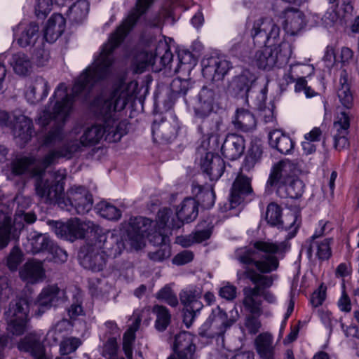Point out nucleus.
<instances>
[{
    "mask_svg": "<svg viewBox=\"0 0 359 359\" xmlns=\"http://www.w3.org/2000/svg\"><path fill=\"white\" fill-rule=\"evenodd\" d=\"M130 97L128 86L123 81L114 84L111 88L103 90L91 102L90 107L95 114L103 121V124H94L83 130L79 140L65 142L57 149L60 158H72L81 151L82 147L97 144L104 137L109 142H117L127 133V121L121 120L122 111L128 104Z\"/></svg>",
    "mask_w": 359,
    "mask_h": 359,
    "instance_id": "obj_1",
    "label": "nucleus"
},
{
    "mask_svg": "<svg viewBox=\"0 0 359 359\" xmlns=\"http://www.w3.org/2000/svg\"><path fill=\"white\" fill-rule=\"evenodd\" d=\"M154 1V0H136L135 7L131 9L122 24L111 34L109 41L102 46L99 55L95 57L93 62L75 81L72 93L69 94L66 85L60 83L49 101H74L80 97L86 99L97 83L107 79L111 74V66L114 60V50Z\"/></svg>",
    "mask_w": 359,
    "mask_h": 359,
    "instance_id": "obj_2",
    "label": "nucleus"
},
{
    "mask_svg": "<svg viewBox=\"0 0 359 359\" xmlns=\"http://www.w3.org/2000/svg\"><path fill=\"white\" fill-rule=\"evenodd\" d=\"M287 240L273 242L272 240H258L252 247H242L234 252V259L243 267L237 271L239 280H249L259 292L272 286L273 276H266L278 269L279 262L290 249Z\"/></svg>",
    "mask_w": 359,
    "mask_h": 359,
    "instance_id": "obj_3",
    "label": "nucleus"
},
{
    "mask_svg": "<svg viewBox=\"0 0 359 359\" xmlns=\"http://www.w3.org/2000/svg\"><path fill=\"white\" fill-rule=\"evenodd\" d=\"M280 34V27L271 18H261L253 22L250 30L253 42L265 46L255 55V62L259 69L270 70L287 63L292 55V46L285 41L278 43Z\"/></svg>",
    "mask_w": 359,
    "mask_h": 359,
    "instance_id": "obj_4",
    "label": "nucleus"
},
{
    "mask_svg": "<svg viewBox=\"0 0 359 359\" xmlns=\"http://www.w3.org/2000/svg\"><path fill=\"white\" fill-rule=\"evenodd\" d=\"M171 215L172 210L170 208L160 210L157 215L155 230L152 233L149 231L152 224L151 219L143 217H130L126 231L131 247L136 250L142 248L144 246L145 236L155 245L168 244L171 230L175 229L170 225Z\"/></svg>",
    "mask_w": 359,
    "mask_h": 359,
    "instance_id": "obj_5",
    "label": "nucleus"
},
{
    "mask_svg": "<svg viewBox=\"0 0 359 359\" xmlns=\"http://www.w3.org/2000/svg\"><path fill=\"white\" fill-rule=\"evenodd\" d=\"M59 158L56 149L50 150L41 161L33 156L18 158L11 163V172L18 176L26 175L31 177H38L35 183L36 195L47 201H57L61 193L58 184H50L41 177L45 170Z\"/></svg>",
    "mask_w": 359,
    "mask_h": 359,
    "instance_id": "obj_6",
    "label": "nucleus"
},
{
    "mask_svg": "<svg viewBox=\"0 0 359 359\" xmlns=\"http://www.w3.org/2000/svg\"><path fill=\"white\" fill-rule=\"evenodd\" d=\"M266 186L276 189L283 198H298L304 192V184L294 172V165L288 161H280L272 168Z\"/></svg>",
    "mask_w": 359,
    "mask_h": 359,
    "instance_id": "obj_7",
    "label": "nucleus"
},
{
    "mask_svg": "<svg viewBox=\"0 0 359 359\" xmlns=\"http://www.w3.org/2000/svg\"><path fill=\"white\" fill-rule=\"evenodd\" d=\"M29 304L25 299H18L9 304L7 311L4 313V318L6 323V334L11 338L19 337L27 331L28 323Z\"/></svg>",
    "mask_w": 359,
    "mask_h": 359,
    "instance_id": "obj_8",
    "label": "nucleus"
},
{
    "mask_svg": "<svg viewBox=\"0 0 359 359\" xmlns=\"http://www.w3.org/2000/svg\"><path fill=\"white\" fill-rule=\"evenodd\" d=\"M173 55L166 39H160L156 48L155 53L142 50L137 53L133 60L132 66L135 73L143 72L147 67L154 65L159 58L163 67L168 66L172 60Z\"/></svg>",
    "mask_w": 359,
    "mask_h": 359,
    "instance_id": "obj_9",
    "label": "nucleus"
},
{
    "mask_svg": "<svg viewBox=\"0 0 359 359\" xmlns=\"http://www.w3.org/2000/svg\"><path fill=\"white\" fill-rule=\"evenodd\" d=\"M62 202L67 211L84 215L92 209L93 199L92 194L86 187L79 186L70 188Z\"/></svg>",
    "mask_w": 359,
    "mask_h": 359,
    "instance_id": "obj_10",
    "label": "nucleus"
},
{
    "mask_svg": "<svg viewBox=\"0 0 359 359\" xmlns=\"http://www.w3.org/2000/svg\"><path fill=\"white\" fill-rule=\"evenodd\" d=\"M353 116L351 111L341 110L334 116L332 126V139L334 148L340 151L349 147L348 134L351 121Z\"/></svg>",
    "mask_w": 359,
    "mask_h": 359,
    "instance_id": "obj_11",
    "label": "nucleus"
},
{
    "mask_svg": "<svg viewBox=\"0 0 359 359\" xmlns=\"http://www.w3.org/2000/svg\"><path fill=\"white\" fill-rule=\"evenodd\" d=\"M95 247H98L107 257L116 258L125 249L121 236L111 232L104 233L100 226H94Z\"/></svg>",
    "mask_w": 359,
    "mask_h": 359,
    "instance_id": "obj_12",
    "label": "nucleus"
},
{
    "mask_svg": "<svg viewBox=\"0 0 359 359\" xmlns=\"http://www.w3.org/2000/svg\"><path fill=\"white\" fill-rule=\"evenodd\" d=\"M282 209L275 203H271L268 205L266 212V219L271 226L282 225L283 227L287 229L289 232L288 239H290L297 233L300 226L301 219L295 212H290L285 216L284 219H281Z\"/></svg>",
    "mask_w": 359,
    "mask_h": 359,
    "instance_id": "obj_13",
    "label": "nucleus"
},
{
    "mask_svg": "<svg viewBox=\"0 0 359 359\" xmlns=\"http://www.w3.org/2000/svg\"><path fill=\"white\" fill-rule=\"evenodd\" d=\"M196 155L200 156V166L202 172L208 176L211 181L218 180L225 170L224 160L218 155L206 151L203 147L197 149Z\"/></svg>",
    "mask_w": 359,
    "mask_h": 359,
    "instance_id": "obj_14",
    "label": "nucleus"
},
{
    "mask_svg": "<svg viewBox=\"0 0 359 359\" xmlns=\"http://www.w3.org/2000/svg\"><path fill=\"white\" fill-rule=\"evenodd\" d=\"M94 226H97L93 223L88 224L82 222L79 219H69L66 223H57L55 229L56 235L62 238L74 241L78 238H82L85 236V231L90 229V233L95 235Z\"/></svg>",
    "mask_w": 359,
    "mask_h": 359,
    "instance_id": "obj_15",
    "label": "nucleus"
},
{
    "mask_svg": "<svg viewBox=\"0 0 359 359\" xmlns=\"http://www.w3.org/2000/svg\"><path fill=\"white\" fill-rule=\"evenodd\" d=\"M254 196L251 179L239 173L235 179L229 196V209H233L245 202L251 200Z\"/></svg>",
    "mask_w": 359,
    "mask_h": 359,
    "instance_id": "obj_16",
    "label": "nucleus"
},
{
    "mask_svg": "<svg viewBox=\"0 0 359 359\" xmlns=\"http://www.w3.org/2000/svg\"><path fill=\"white\" fill-rule=\"evenodd\" d=\"M107 257L98 247H95L94 242L86 249H82L79 254L81 265L93 271L103 270L107 264Z\"/></svg>",
    "mask_w": 359,
    "mask_h": 359,
    "instance_id": "obj_17",
    "label": "nucleus"
},
{
    "mask_svg": "<svg viewBox=\"0 0 359 359\" xmlns=\"http://www.w3.org/2000/svg\"><path fill=\"white\" fill-rule=\"evenodd\" d=\"M198 205L194 198H185L177 210L176 215H171L170 218V225L174 228L180 229L184 222L189 223L194 221L198 214Z\"/></svg>",
    "mask_w": 359,
    "mask_h": 359,
    "instance_id": "obj_18",
    "label": "nucleus"
},
{
    "mask_svg": "<svg viewBox=\"0 0 359 359\" xmlns=\"http://www.w3.org/2000/svg\"><path fill=\"white\" fill-rule=\"evenodd\" d=\"M173 346L174 352L167 359H194L196 346L189 332H183L176 335Z\"/></svg>",
    "mask_w": 359,
    "mask_h": 359,
    "instance_id": "obj_19",
    "label": "nucleus"
},
{
    "mask_svg": "<svg viewBox=\"0 0 359 359\" xmlns=\"http://www.w3.org/2000/svg\"><path fill=\"white\" fill-rule=\"evenodd\" d=\"M217 93L213 85L203 86L198 95V104L194 108L196 116L203 118L207 117L213 110Z\"/></svg>",
    "mask_w": 359,
    "mask_h": 359,
    "instance_id": "obj_20",
    "label": "nucleus"
},
{
    "mask_svg": "<svg viewBox=\"0 0 359 359\" xmlns=\"http://www.w3.org/2000/svg\"><path fill=\"white\" fill-rule=\"evenodd\" d=\"M18 348L20 351L29 353L34 358L48 353L43 345V334L37 332L27 334L20 341Z\"/></svg>",
    "mask_w": 359,
    "mask_h": 359,
    "instance_id": "obj_21",
    "label": "nucleus"
},
{
    "mask_svg": "<svg viewBox=\"0 0 359 359\" xmlns=\"http://www.w3.org/2000/svg\"><path fill=\"white\" fill-rule=\"evenodd\" d=\"M283 28L290 35L299 34L306 25L304 13L297 8H286L283 13Z\"/></svg>",
    "mask_w": 359,
    "mask_h": 359,
    "instance_id": "obj_22",
    "label": "nucleus"
},
{
    "mask_svg": "<svg viewBox=\"0 0 359 359\" xmlns=\"http://www.w3.org/2000/svg\"><path fill=\"white\" fill-rule=\"evenodd\" d=\"M62 295H64V292L60 290L56 285H50L44 287L35 302V304L38 307L36 311L38 316H41L51 306H55Z\"/></svg>",
    "mask_w": 359,
    "mask_h": 359,
    "instance_id": "obj_23",
    "label": "nucleus"
},
{
    "mask_svg": "<svg viewBox=\"0 0 359 359\" xmlns=\"http://www.w3.org/2000/svg\"><path fill=\"white\" fill-rule=\"evenodd\" d=\"M203 74L213 79H222L231 68L229 61L217 57H210L202 60Z\"/></svg>",
    "mask_w": 359,
    "mask_h": 359,
    "instance_id": "obj_24",
    "label": "nucleus"
},
{
    "mask_svg": "<svg viewBox=\"0 0 359 359\" xmlns=\"http://www.w3.org/2000/svg\"><path fill=\"white\" fill-rule=\"evenodd\" d=\"M14 123L11 128L15 139L20 144L30 140L34 133L32 121L26 116L18 113L13 116Z\"/></svg>",
    "mask_w": 359,
    "mask_h": 359,
    "instance_id": "obj_25",
    "label": "nucleus"
},
{
    "mask_svg": "<svg viewBox=\"0 0 359 359\" xmlns=\"http://www.w3.org/2000/svg\"><path fill=\"white\" fill-rule=\"evenodd\" d=\"M245 148V140L242 136L229 134L222 146V153L226 159L234 161L241 156Z\"/></svg>",
    "mask_w": 359,
    "mask_h": 359,
    "instance_id": "obj_26",
    "label": "nucleus"
},
{
    "mask_svg": "<svg viewBox=\"0 0 359 359\" xmlns=\"http://www.w3.org/2000/svg\"><path fill=\"white\" fill-rule=\"evenodd\" d=\"M20 278L27 283L35 284L45 278V269L43 262L32 259L27 261L20 269Z\"/></svg>",
    "mask_w": 359,
    "mask_h": 359,
    "instance_id": "obj_27",
    "label": "nucleus"
},
{
    "mask_svg": "<svg viewBox=\"0 0 359 359\" xmlns=\"http://www.w3.org/2000/svg\"><path fill=\"white\" fill-rule=\"evenodd\" d=\"M66 20L64 16L57 13H53L48 19L44 29L43 37L48 43L55 41L65 32Z\"/></svg>",
    "mask_w": 359,
    "mask_h": 359,
    "instance_id": "obj_28",
    "label": "nucleus"
},
{
    "mask_svg": "<svg viewBox=\"0 0 359 359\" xmlns=\"http://www.w3.org/2000/svg\"><path fill=\"white\" fill-rule=\"evenodd\" d=\"M243 292V304L245 309L252 315L259 316L262 311L259 287H245Z\"/></svg>",
    "mask_w": 359,
    "mask_h": 359,
    "instance_id": "obj_29",
    "label": "nucleus"
},
{
    "mask_svg": "<svg viewBox=\"0 0 359 359\" xmlns=\"http://www.w3.org/2000/svg\"><path fill=\"white\" fill-rule=\"evenodd\" d=\"M191 191L198 205L205 209L211 208L214 205L216 196L212 185H201L196 182H193Z\"/></svg>",
    "mask_w": 359,
    "mask_h": 359,
    "instance_id": "obj_30",
    "label": "nucleus"
},
{
    "mask_svg": "<svg viewBox=\"0 0 359 359\" xmlns=\"http://www.w3.org/2000/svg\"><path fill=\"white\" fill-rule=\"evenodd\" d=\"M255 346L260 359H276L273 337L270 333L259 334L255 340Z\"/></svg>",
    "mask_w": 359,
    "mask_h": 359,
    "instance_id": "obj_31",
    "label": "nucleus"
},
{
    "mask_svg": "<svg viewBox=\"0 0 359 359\" xmlns=\"http://www.w3.org/2000/svg\"><path fill=\"white\" fill-rule=\"evenodd\" d=\"M48 82L42 77H36L25 93L27 100L31 104L43 101L48 95Z\"/></svg>",
    "mask_w": 359,
    "mask_h": 359,
    "instance_id": "obj_32",
    "label": "nucleus"
},
{
    "mask_svg": "<svg viewBox=\"0 0 359 359\" xmlns=\"http://www.w3.org/2000/svg\"><path fill=\"white\" fill-rule=\"evenodd\" d=\"M12 227L11 212L8 207L0 204V250L8 245Z\"/></svg>",
    "mask_w": 359,
    "mask_h": 359,
    "instance_id": "obj_33",
    "label": "nucleus"
},
{
    "mask_svg": "<svg viewBox=\"0 0 359 359\" xmlns=\"http://www.w3.org/2000/svg\"><path fill=\"white\" fill-rule=\"evenodd\" d=\"M18 29L20 32L18 43L23 48L34 46L40 36L39 25L35 22L20 24Z\"/></svg>",
    "mask_w": 359,
    "mask_h": 359,
    "instance_id": "obj_34",
    "label": "nucleus"
},
{
    "mask_svg": "<svg viewBox=\"0 0 359 359\" xmlns=\"http://www.w3.org/2000/svg\"><path fill=\"white\" fill-rule=\"evenodd\" d=\"M269 145L280 154H288L294 148V142L290 137L280 130H274L269 134Z\"/></svg>",
    "mask_w": 359,
    "mask_h": 359,
    "instance_id": "obj_35",
    "label": "nucleus"
},
{
    "mask_svg": "<svg viewBox=\"0 0 359 359\" xmlns=\"http://www.w3.org/2000/svg\"><path fill=\"white\" fill-rule=\"evenodd\" d=\"M209 320L213 334L218 336L224 334L226 329L234 323L233 320L228 318L227 313L219 307L213 311L212 316L209 318Z\"/></svg>",
    "mask_w": 359,
    "mask_h": 359,
    "instance_id": "obj_36",
    "label": "nucleus"
},
{
    "mask_svg": "<svg viewBox=\"0 0 359 359\" xmlns=\"http://www.w3.org/2000/svg\"><path fill=\"white\" fill-rule=\"evenodd\" d=\"M233 124L238 130L244 133L251 132L257 126V120L254 114L248 109H238L233 120Z\"/></svg>",
    "mask_w": 359,
    "mask_h": 359,
    "instance_id": "obj_37",
    "label": "nucleus"
},
{
    "mask_svg": "<svg viewBox=\"0 0 359 359\" xmlns=\"http://www.w3.org/2000/svg\"><path fill=\"white\" fill-rule=\"evenodd\" d=\"M201 292L194 287L183 290L180 293V299L184 309L201 311L203 305L200 301Z\"/></svg>",
    "mask_w": 359,
    "mask_h": 359,
    "instance_id": "obj_38",
    "label": "nucleus"
},
{
    "mask_svg": "<svg viewBox=\"0 0 359 359\" xmlns=\"http://www.w3.org/2000/svg\"><path fill=\"white\" fill-rule=\"evenodd\" d=\"M337 97L339 102L344 108L350 109L353 107L354 98L346 72L341 74Z\"/></svg>",
    "mask_w": 359,
    "mask_h": 359,
    "instance_id": "obj_39",
    "label": "nucleus"
},
{
    "mask_svg": "<svg viewBox=\"0 0 359 359\" xmlns=\"http://www.w3.org/2000/svg\"><path fill=\"white\" fill-rule=\"evenodd\" d=\"M262 155V148L257 143L251 144L242 163L241 170L250 172L255 165L260 161Z\"/></svg>",
    "mask_w": 359,
    "mask_h": 359,
    "instance_id": "obj_40",
    "label": "nucleus"
},
{
    "mask_svg": "<svg viewBox=\"0 0 359 359\" xmlns=\"http://www.w3.org/2000/svg\"><path fill=\"white\" fill-rule=\"evenodd\" d=\"M89 11V3L86 0H78L68 9L67 15L69 20L76 23L85 20Z\"/></svg>",
    "mask_w": 359,
    "mask_h": 359,
    "instance_id": "obj_41",
    "label": "nucleus"
},
{
    "mask_svg": "<svg viewBox=\"0 0 359 359\" xmlns=\"http://www.w3.org/2000/svg\"><path fill=\"white\" fill-rule=\"evenodd\" d=\"M10 65L15 73L18 75L25 76L32 70V62L27 55L22 53H18L12 55Z\"/></svg>",
    "mask_w": 359,
    "mask_h": 359,
    "instance_id": "obj_42",
    "label": "nucleus"
},
{
    "mask_svg": "<svg viewBox=\"0 0 359 359\" xmlns=\"http://www.w3.org/2000/svg\"><path fill=\"white\" fill-rule=\"evenodd\" d=\"M152 312L156 315L155 327L160 332L164 331L169 325L171 315L169 310L164 306L154 305Z\"/></svg>",
    "mask_w": 359,
    "mask_h": 359,
    "instance_id": "obj_43",
    "label": "nucleus"
},
{
    "mask_svg": "<svg viewBox=\"0 0 359 359\" xmlns=\"http://www.w3.org/2000/svg\"><path fill=\"white\" fill-rule=\"evenodd\" d=\"M332 238H325L320 241H314L310 244L309 250L316 248V255L321 261L328 260L332 256L331 244Z\"/></svg>",
    "mask_w": 359,
    "mask_h": 359,
    "instance_id": "obj_44",
    "label": "nucleus"
},
{
    "mask_svg": "<svg viewBox=\"0 0 359 359\" xmlns=\"http://www.w3.org/2000/svg\"><path fill=\"white\" fill-rule=\"evenodd\" d=\"M95 209L101 217L109 220H118L121 216V212L118 208L106 201L96 204Z\"/></svg>",
    "mask_w": 359,
    "mask_h": 359,
    "instance_id": "obj_45",
    "label": "nucleus"
},
{
    "mask_svg": "<svg viewBox=\"0 0 359 359\" xmlns=\"http://www.w3.org/2000/svg\"><path fill=\"white\" fill-rule=\"evenodd\" d=\"M152 133L158 138L169 141L174 135V128L168 122L161 121L158 123L155 121L152 124Z\"/></svg>",
    "mask_w": 359,
    "mask_h": 359,
    "instance_id": "obj_46",
    "label": "nucleus"
},
{
    "mask_svg": "<svg viewBox=\"0 0 359 359\" xmlns=\"http://www.w3.org/2000/svg\"><path fill=\"white\" fill-rule=\"evenodd\" d=\"M255 80L256 77L253 74L248 70H245L241 74L235 77L233 85L238 91L248 93Z\"/></svg>",
    "mask_w": 359,
    "mask_h": 359,
    "instance_id": "obj_47",
    "label": "nucleus"
},
{
    "mask_svg": "<svg viewBox=\"0 0 359 359\" xmlns=\"http://www.w3.org/2000/svg\"><path fill=\"white\" fill-rule=\"evenodd\" d=\"M140 321H136L133 326L130 327L125 332L123 338V350L128 359L133 358V347L135 339V331L137 330Z\"/></svg>",
    "mask_w": 359,
    "mask_h": 359,
    "instance_id": "obj_48",
    "label": "nucleus"
},
{
    "mask_svg": "<svg viewBox=\"0 0 359 359\" xmlns=\"http://www.w3.org/2000/svg\"><path fill=\"white\" fill-rule=\"evenodd\" d=\"M53 242L46 235L39 234L32 237L30 240V244L32 246L31 251L33 254H36L43 251L50 250V246L53 245Z\"/></svg>",
    "mask_w": 359,
    "mask_h": 359,
    "instance_id": "obj_49",
    "label": "nucleus"
},
{
    "mask_svg": "<svg viewBox=\"0 0 359 359\" xmlns=\"http://www.w3.org/2000/svg\"><path fill=\"white\" fill-rule=\"evenodd\" d=\"M82 344L81 340L78 337H71L64 339L60 345V351L62 356H68L74 353Z\"/></svg>",
    "mask_w": 359,
    "mask_h": 359,
    "instance_id": "obj_50",
    "label": "nucleus"
},
{
    "mask_svg": "<svg viewBox=\"0 0 359 359\" xmlns=\"http://www.w3.org/2000/svg\"><path fill=\"white\" fill-rule=\"evenodd\" d=\"M156 297L164 302L170 306L175 307L178 305V299L169 285H165L156 294Z\"/></svg>",
    "mask_w": 359,
    "mask_h": 359,
    "instance_id": "obj_51",
    "label": "nucleus"
},
{
    "mask_svg": "<svg viewBox=\"0 0 359 359\" xmlns=\"http://www.w3.org/2000/svg\"><path fill=\"white\" fill-rule=\"evenodd\" d=\"M23 260V254L19 247H13L8 256L7 257L6 264L8 269L12 271H16L18 266Z\"/></svg>",
    "mask_w": 359,
    "mask_h": 359,
    "instance_id": "obj_52",
    "label": "nucleus"
},
{
    "mask_svg": "<svg viewBox=\"0 0 359 359\" xmlns=\"http://www.w3.org/2000/svg\"><path fill=\"white\" fill-rule=\"evenodd\" d=\"M106 339L107 341L103 344L102 355L108 359L119 358L116 356L118 351L116 338L114 337H109Z\"/></svg>",
    "mask_w": 359,
    "mask_h": 359,
    "instance_id": "obj_53",
    "label": "nucleus"
},
{
    "mask_svg": "<svg viewBox=\"0 0 359 359\" xmlns=\"http://www.w3.org/2000/svg\"><path fill=\"white\" fill-rule=\"evenodd\" d=\"M191 87V81L180 78L174 79L170 83V89L175 95H184Z\"/></svg>",
    "mask_w": 359,
    "mask_h": 359,
    "instance_id": "obj_54",
    "label": "nucleus"
},
{
    "mask_svg": "<svg viewBox=\"0 0 359 359\" xmlns=\"http://www.w3.org/2000/svg\"><path fill=\"white\" fill-rule=\"evenodd\" d=\"M171 255V249L169 244H164L154 252L148 253V257L150 259L154 262H162L168 259Z\"/></svg>",
    "mask_w": 359,
    "mask_h": 359,
    "instance_id": "obj_55",
    "label": "nucleus"
},
{
    "mask_svg": "<svg viewBox=\"0 0 359 359\" xmlns=\"http://www.w3.org/2000/svg\"><path fill=\"white\" fill-rule=\"evenodd\" d=\"M74 301L68 309V315L72 318L75 319L78 316L83 314V309L82 307V298L79 292L74 296Z\"/></svg>",
    "mask_w": 359,
    "mask_h": 359,
    "instance_id": "obj_56",
    "label": "nucleus"
},
{
    "mask_svg": "<svg viewBox=\"0 0 359 359\" xmlns=\"http://www.w3.org/2000/svg\"><path fill=\"white\" fill-rule=\"evenodd\" d=\"M71 327L70 322L67 319H62L58 321L54 327L50 330L47 333L48 337H51L54 341H57L58 333H62L63 331L68 330Z\"/></svg>",
    "mask_w": 359,
    "mask_h": 359,
    "instance_id": "obj_57",
    "label": "nucleus"
},
{
    "mask_svg": "<svg viewBox=\"0 0 359 359\" xmlns=\"http://www.w3.org/2000/svg\"><path fill=\"white\" fill-rule=\"evenodd\" d=\"M51 10V0H36L35 14L38 18H44Z\"/></svg>",
    "mask_w": 359,
    "mask_h": 359,
    "instance_id": "obj_58",
    "label": "nucleus"
},
{
    "mask_svg": "<svg viewBox=\"0 0 359 359\" xmlns=\"http://www.w3.org/2000/svg\"><path fill=\"white\" fill-rule=\"evenodd\" d=\"M332 229L333 225L330 222L320 220L318 222V227L316 229L313 235L310 238V239L311 241H314L319 237L327 234L332 230Z\"/></svg>",
    "mask_w": 359,
    "mask_h": 359,
    "instance_id": "obj_59",
    "label": "nucleus"
},
{
    "mask_svg": "<svg viewBox=\"0 0 359 359\" xmlns=\"http://www.w3.org/2000/svg\"><path fill=\"white\" fill-rule=\"evenodd\" d=\"M342 288L341 295L337 302V306L341 311L349 313L352 309L351 302L345 290L344 284H343Z\"/></svg>",
    "mask_w": 359,
    "mask_h": 359,
    "instance_id": "obj_60",
    "label": "nucleus"
},
{
    "mask_svg": "<svg viewBox=\"0 0 359 359\" xmlns=\"http://www.w3.org/2000/svg\"><path fill=\"white\" fill-rule=\"evenodd\" d=\"M49 252L55 262L64 263L67 260L68 255L66 251L53 243L50 248Z\"/></svg>",
    "mask_w": 359,
    "mask_h": 359,
    "instance_id": "obj_61",
    "label": "nucleus"
},
{
    "mask_svg": "<svg viewBox=\"0 0 359 359\" xmlns=\"http://www.w3.org/2000/svg\"><path fill=\"white\" fill-rule=\"evenodd\" d=\"M245 326L250 334H255L261 327V322L257 317L248 316L245 318Z\"/></svg>",
    "mask_w": 359,
    "mask_h": 359,
    "instance_id": "obj_62",
    "label": "nucleus"
},
{
    "mask_svg": "<svg viewBox=\"0 0 359 359\" xmlns=\"http://www.w3.org/2000/svg\"><path fill=\"white\" fill-rule=\"evenodd\" d=\"M193 259L194 254L191 251L184 250L174 257L172 263L178 266L184 265L191 262Z\"/></svg>",
    "mask_w": 359,
    "mask_h": 359,
    "instance_id": "obj_63",
    "label": "nucleus"
},
{
    "mask_svg": "<svg viewBox=\"0 0 359 359\" xmlns=\"http://www.w3.org/2000/svg\"><path fill=\"white\" fill-rule=\"evenodd\" d=\"M236 292L237 288L234 285L227 283L220 288L219 294L222 298L231 301L236 298Z\"/></svg>",
    "mask_w": 359,
    "mask_h": 359,
    "instance_id": "obj_64",
    "label": "nucleus"
}]
</instances>
